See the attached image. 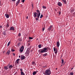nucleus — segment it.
<instances>
[{
    "label": "nucleus",
    "instance_id": "54",
    "mask_svg": "<svg viewBox=\"0 0 75 75\" xmlns=\"http://www.w3.org/2000/svg\"><path fill=\"white\" fill-rule=\"evenodd\" d=\"M6 31H7V29H6Z\"/></svg>",
    "mask_w": 75,
    "mask_h": 75
},
{
    "label": "nucleus",
    "instance_id": "17",
    "mask_svg": "<svg viewBox=\"0 0 75 75\" xmlns=\"http://www.w3.org/2000/svg\"><path fill=\"white\" fill-rule=\"evenodd\" d=\"M5 16L6 18H9V15H8V14H5Z\"/></svg>",
    "mask_w": 75,
    "mask_h": 75
},
{
    "label": "nucleus",
    "instance_id": "7",
    "mask_svg": "<svg viewBox=\"0 0 75 75\" xmlns=\"http://www.w3.org/2000/svg\"><path fill=\"white\" fill-rule=\"evenodd\" d=\"M54 53L55 54H57V52H58V50H57V48H54Z\"/></svg>",
    "mask_w": 75,
    "mask_h": 75
},
{
    "label": "nucleus",
    "instance_id": "53",
    "mask_svg": "<svg viewBox=\"0 0 75 75\" xmlns=\"http://www.w3.org/2000/svg\"><path fill=\"white\" fill-rule=\"evenodd\" d=\"M20 57H21V56H20V55L19 56V58H20Z\"/></svg>",
    "mask_w": 75,
    "mask_h": 75
},
{
    "label": "nucleus",
    "instance_id": "8",
    "mask_svg": "<svg viewBox=\"0 0 75 75\" xmlns=\"http://www.w3.org/2000/svg\"><path fill=\"white\" fill-rule=\"evenodd\" d=\"M25 56L23 55H21V59L22 60H24V59H25Z\"/></svg>",
    "mask_w": 75,
    "mask_h": 75
},
{
    "label": "nucleus",
    "instance_id": "10",
    "mask_svg": "<svg viewBox=\"0 0 75 75\" xmlns=\"http://www.w3.org/2000/svg\"><path fill=\"white\" fill-rule=\"evenodd\" d=\"M56 45L57 47H59V45H60L59 42V41L57 42Z\"/></svg>",
    "mask_w": 75,
    "mask_h": 75
},
{
    "label": "nucleus",
    "instance_id": "33",
    "mask_svg": "<svg viewBox=\"0 0 75 75\" xmlns=\"http://www.w3.org/2000/svg\"><path fill=\"white\" fill-rule=\"evenodd\" d=\"M32 64L33 65H35V62H32Z\"/></svg>",
    "mask_w": 75,
    "mask_h": 75
},
{
    "label": "nucleus",
    "instance_id": "50",
    "mask_svg": "<svg viewBox=\"0 0 75 75\" xmlns=\"http://www.w3.org/2000/svg\"><path fill=\"white\" fill-rule=\"evenodd\" d=\"M5 52V51L3 52V54H4V53Z\"/></svg>",
    "mask_w": 75,
    "mask_h": 75
},
{
    "label": "nucleus",
    "instance_id": "6",
    "mask_svg": "<svg viewBox=\"0 0 75 75\" xmlns=\"http://www.w3.org/2000/svg\"><path fill=\"white\" fill-rule=\"evenodd\" d=\"M31 49V48H28L25 52V54L28 55H29V53L30 52V50Z\"/></svg>",
    "mask_w": 75,
    "mask_h": 75
},
{
    "label": "nucleus",
    "instance_id": "12",
    "mask_svg": "<svg viewBox=\"0 0 75 75\" xmlns=\"http://www.w3.org/2000/svg\"><path fill=\"white\" fill-rule=\"evenodd\" d=\"M33 15H34V17L35 18L37 17V14L36 12H34V13H33Z\"/></svg>",
    "mask_w": 75,
    "mask_h": 75
},
{
    "label": "nucleus",
    "instance_id": "26",
    "mask_svg": "<svg viewBox=\"0 0 75 75\" xmlns=\"http://www.w3.org/2000/svg\"><path fill=\"white\" fill-rule=\"evenodd\" d=\"M3 34L4 35H6V31H5L3 33Z\"/></svg>",
    "mask_w": 75,
    "mask_h": 75
},
{
    "label": "nucleus",
    "instance_id": "14",
    "mask_svg": "<svg viewBox=\"0 0 75 75\" xmlns=\"http://www.w3.org/2000/svg\"><path fill=\"white\" fill-rule=\"evenodd\" d=\"M20 0H18L17 2L16 3V6H17L19 4V3H20Z\"/></svg>",
    "mask_w": 75,
    "mask_h": 75
},
{
    "label": "nucleus",
    "instance_id": "37",
    "mask_svg": "<svg viewBox=\"0 0 75 75\" xmlns=\"http://www.w3.org/2000/svg\"><path fill=\"white\" fill-rule=\"evenodd\" d=\"M42 17H43V15H42V14L40 16V18H41Z\"/></svg>",
    "mask_w": 75,
    "mask_h": 75
},
{
    "label": "nucleus",
    "instance_id": "22",
    "mask_svg": "<svg viewBox=\"0 0 75 75\" xmlns=\"http://www.w3.org/2000/svg\"><path fill=\"white\" fill-rule=\"evenodd\" d=\"M10 50H9L8 51L6 54H7L8 55H9V54H10Z\"/></svg>",
    "mask_w": 75,
    "mask_h": 75
},
{
    "label": "nucleus",
    "instance_id": "51",
    "mask_svg": "<svg viewBox=\"0 0 75 75\" xmlns=\"http://www.w3.org/2000/svg\"><path fill=\"white\" fill-rule=\"evenodd\" d=\"M74 69V68H72L71 69V70H72V69Z\"/></svg>",
    "mask_w": 75,
    "mask_h": 75
},
{
    "label": "nucleus",
    "instance_id": "16",
    "mask_svg": "<svg viewBox=\"0 0 75 75\" xmlns=\"http://www.w3.org/2000/svg\"><path fill=\"white\" fill-rule=\"evenodd\" d=\"M13 67V65H10L9 66H8V68H9V69H11Z\"/></svg>",
    "mask_w": 75,
    "mask_h": 75
},
{
    "label": "nucleus",
    "instance_id": "21",
    "mask_svg": "<svg viewBox=\"0 0 75 75\" xmlns=\"http://www.w3.org/2000/svg\"><path fill=\"white\" fill-rule=\"evenodd\" d=\"M64 2V4H66L67 3V1L66 0H62Z\"/></svg>",
    "mask_w": 75,
    "mask_h": 75
},
{
    "label": "nucleus",
    "instance_id": "25",
    "mask_svg": "<svg viewBox=\"0 0 75 75\" xmlns=\"http://www.w3.org/2000/svg\"><path fill=\"white\" fill-rule=\"evenodd\" d=\"M11 43V42L9 41L8 44V47L9 45H10V43Z\"/></svg>",
    "mask_w": 75,
    "mask_h": 75
},
{
    "label": "nucleus",
    "instance_id": "49",
    "mask_svg": "<svg viewBox=\"0 0 75 75\" xmlns=\"http://www.w3.org/2000/svg\"><path fill=\"white\" fill-rule=\"evenodd\" d=\"M26 18L27 19H28V16H26Z\"/></svg>",
    "mask_w": 75,
    "mask_h": 75
},
{
    "label": "nucleus",
    "instance_id": "31",
    "mask_svg": "<svg viewBox=\"0 0 75 75\" xmlns=\"http://www.w3.org/2000/svg\"><path fill=\"white\" fill-rule=\"evenodd\" d=\"M42 7L43 8H45V9H46V7H45V6H42Z\"/></svg>",
    "mask_w": 75,
    "mask_h": 75
},
{
    "label": "nucleus",
    "instance_id": "24",
    "mask_svg": "<svg viewBox=\"0 0 75 75\" xmlns=\"http://www.w3.org/2000/svg\"><path fill=\"white\" fill-rule=\"evenodd\" d=\"M21 75H25V74H24V72H23V71H22V72H21Z\"/></svg>",
    "mask_w": 75,
    "mask_h": 75
},
{
    "label": "nucleus",
    "instance_id": "3",
    "mask_svg": "<svg viewBox=\"0 0 75 75\" xmlns=\"http://www.w3.org/2000/svg\"><path fill=\"white\" fill-rule=\"evenodd\" d=\"M48 31H52L54 30V27L52 25H51L47 29Z\"/></svg>",
    "mask_w": 75,
    "mask_h": 75
},
{
    "label": "nucleus",
    "instance_id": "43",
    "mask_svg": "<svg viewBox=\"0 0 75 75\" xmlns=\"http://www.w3.org/2000/svg\"><path fill=\"white\" fill-rule=\"evenodd\" d=\"M12 54L13 55V56H15L16 54H15V53H13Z\"/></svg>",
    "mask_w": 75,
    "mask_h": 75
},
{
    "label": "nucleus",
    "instance_id": "28",
    "mask_svg": "<svg viewBox=\"0 0 75 75\" xmlns=\"http://www.w3.org/2000/svg\"><path fill=\"white\" fill-rule=\"evenodd\" d=\"M38 47L39 48H41V47H42V46H41V45H39L38 46Z\"/></svg>",
    "mask_w": 75,
    "mask_h": 75
},
{
    "label": "nucleus",
    "instance_id": "29",
    "mask_svg": "<svg viewBox=\"0 0 75 75\" xmlns=\"http://www.w3.org/2000/svg\"><path fill=\"white\" fill-rule=\"evenodd\" d=\"M64 62V61L63 60V59H62V64H63V63Z\"/></svg>",
    "mask_w": 75,
    "mask_h": 75
},
{
    "label": "nucleus",
    "instance_id": "40",
    "mask_svg": "<svg viewBox=\"0 0 75 75\" xmlns=\"http://www.w3.org/2000/svg\"><path fill=\"white\" fill-rule=\"evenodd\" d=\"M70 75H74V74L72 72H71L70 73Z\"/></svg>",
    "mask_w": 75,
    "mask_h": 75
},
{
    "label": "nucleus",
    "instance_id": "45",
    "mask_svg": "<svg viewBox=\"0 0 75 75\" xmlns=\"http://www.w3.org/2000/svg\"><path fill=\"white\" fill-rule=\"evenodd\" d=\"M20 71H21V72H23V70L22 69H20Z\"/></svg>",
    "mask_w": 75,
    "mask_h": 75
},
{
    "label": "nucleus",
    "instance_id": "15",
    "mask_svg": "<svg viewBox=\"0 0 75 75\" xmlns=\"http://www.w3.org/2000/svg\"><path fill=\"white\" fill-rule=\"evenodd\" d=\"M4 69H5V70H7L8 69V65L7 66H4Z\"/></svg>",
    "mask_w": 75,
    "mask_h": 75
},
{
    "label": "nucleus",
    "instance_id": "18",
    "mask_svg": "<svg viewBox=\"0 0 75 75\" xmlns=\"http://www.w3.org/2000/svg\"><path fill=\"white\" fill-rule=\"evenodd\" d=\"M20 61V59H19L16 60V62L17 64H18L20 62V61Z\"/></svg>",
    "mask_w": 75,
    "mask_h": 75
},
{
    "label": "nucleus",
    "instance_id": "9",
    "mask_svg": "<svg viewBox=\"0 0 75 75\" xmlns=\"http://www.w3.org/2000/svg\"><path fill=\"white\" fill-rule=\"evenodd\" d=\"M10 30H12L13 31H14L15 29H14V28L13 26H11L10 28Z\"/></svg>",
    "mask_w": 75,
    "mask_h": 75
},
{
    "label": "nucleus",
    "instance_id": "5",
    "mask_svg": "<svg viewBox=\"0 0 75 75\" xmlns=\"http://www.w3.org/2000/svg\"><path fill=\"white\" fill-rule=\"evenodd\" d=\"M24 46L23 45L19 49L20 52H23V51H24Z\"/></svg>",
    "mask_w": 75,
    "mask_h": 75
},
{
    "label": "nucleus",
    "instance_id": "1",
    "mask_svg": "<svg viewBox=\"0 0 75 75\" xmlns=\"http://www.w3.org/2000/svg\"><path fill=\"white\" fill-rule=\"evenodd\" d=\"M47 49L46 47H45L42 49L39 50L38 52H40V53H41H41L47 52Z\"/></svg>",
    "mask_w": 75,
    "mask_h": 75
},
{
    "label": "nucleus",
    "instance_id": "32",
    "mask_svg": "<svg viewBox=\"0 0 75 75\" xmlns=\"http://www.w3.org/2000/svg\"><path fill=\"white\" fill-rule=\"evenodd\" d=\"M39 18H36V21H38V20H39Z\"/></svg>",
    "mask_w": 75,
    "mask_h": 75
},
{
    "label": "nucleus",
    "instance_id": "41",
    "mask_svg": "<svg viewBox=\"0 0 75 75\" xmlns=\"http://www.w3.org/2000/svg\"><path fill=\"white\" fill-rule=\"evenodd\" d=\"M19 41H22V39L21 38H20L19 40Z\"/></svg>",
    "mask_w": 75,
    "mask_h": 75
},
{
    "label": "nucleus",
    "instance_id": "56",
    "mask_svg": "<svg viewBox=\"0 0 75 75\" xmlns=\"http://www.w3.org/2000/svg\"><path fill=\"white\" fill-rule=\"evenodd\" d=\"M62 65L61 66V67L62 66Z\"/></svg>",
    "mask_w": 75,
    "mask_h": 75
},
{
    "label": "nucleus",
    "instance_id": "30",
    "mask_svg": "<svg viewBox=\"0 0 75 75\" xmlns=\"http://www.w3.org/2000/svg\"><path fill=\"white\" fill-rule=\"evenodd\" d=\"M47 50H51V49L50 48H49V47H47Z\"/></svg>",
    "mask_w": 75,
    "mask_h": 75
},
{
    "label": "nucleus",
    "instance_id": "4",
    "mask_svg": "<svg viewBox=\"0 0 75 75\" xmlns=\"http://www.w3.org/2000/svg\"><path fill=\"white\" fill-rule=\"evenodd\" d=\"M36 13L37 14V17L38 18H40V15H41V13L40 12V11L38 10H36Z\"/></svg>",
    "mask_w": 75,
    "mask_h": 75
},
{
    "label": "nucleus",
    "instance_id": "42",
    "mask_svg": "<svg viewBox=\"0 0 75 75\" xmlns=\"http://www.w3.org/2000/svg\"><path fill=\"white\" fill-rule=\"evenodd\" d=\"M34 5L33 4H32V6L33 7V8H34Z\"/></svg>",
    "mask_w": 75,
    "mask_h": 75
},
{
    "label": "nucleus",
    "instance_id": "35",
    "mask_svg": "<svg viewBox=\"0 0 75 75\" xmlns=\"http://www.w3.org/2000/svg\"><path fill=\"white\" fill-rule=\"evenodd\" d=\"M45 30V28H43L42 29V31H44Z\"/></svg>",
    "mask_w": 75,
    "mask_h": 75
},
{
    "label": "nucleus",
    "instance_id": "47",
    "mask_svg": "<svg viewBox=\"0 0 75 75\" xmlns=\"http://www.w3.org/2000/svg\"><path fill=\"white\" fill-rule=\"evenodd\" d=\"M0 28H2V26L1 25H0Z\"/></svg>",
    "mask_w": 75,
    "mask_h": 75
},
{
    "label": "nucleus",
    "instance_id": "44",
    "mask_svg": "<svg viewBox=\"0 0 75 75\" xmlns=\"http://www.w3.org/2000/svg\"><path fill=\"white\" fill-rule=\"evenodd\" d=\"M61 11H59V14H61Z\"/></svg>",
    "mask_w": 75,
    "mask_h": 75
},
{
    "label": "nucleus",
    "instance_id": "52",
    "mask_svg": "<svg viewBox=\"0 0 75 75\" xmlns=\"http://www.w3.org/2000/svg\"><path fill=\"white\" fill-rule=\"evenodd\" d=\"M30 40H28V42H30Z\"/></svg>",
    "mask_w": 75,
    "mask_h": 75
},
{
    "label": "nucleus",
    "instance_id": "58",
    "mask_svg": "<svg viewBox=\"0 0 75 75\" xmlns=\"http://www.w3.org/2000/svg\"><path fill=\"white\" fill-rule=\"evenodd\" d=\"M32 51H31V52H32Z\"/></svg>",
    "mask_w": 75,
    "mask_h": 75
},
{
    "label": "nucleus",
    "instance_id": "34",
    "mask_svg": "<svg viewBox=\"0 0 75 75\" xmlns=\"http://www.w3.org/2000/svg\"><path fill=\"white\" fill-rule=\"evenodd\" d=\"M43 68H46V67H47V65H46L45 66H44L42 67Z\"/></svg>",
    "mask_w": 75,
    "mask_h": 75
},
{
    "label": "nucleus",
    "instance_id": "39",
    "mask_svg": "<svg viewBox=\"0 0 75 75\" xmlns=\"http://www.w3.org/2000/svg\"><path fill=\"white\" fill-rule=\"evenodd\" d=\"M14 51H15V50H13V49H12L11 52H14Z\"/></svg>",
    "mask_w": 75,
    "mask_h": 75
},
{
    "label": "nucleus",
    "instance_id": "27",
    "mask_svg": "<svg viewBox=\"0 0 75 75\" xmlns=\"http://www.w3.org/2000/svg\"><path fill=\"white\" fill-rule=\"evenodd\" d=\"M33 37H29V40H33Z\"/></svg>",
    "mask_w": 75,
    "mask_h": 75
},
{
    "label": "nucleus",
    "instance_id": "48",
    "mask_svg": "<svg viewBox=\"0 0 75 75\" xmlns=\"http://www.w3.org/2000/svg\"><path fill=\"white\" fill-rule=\"evenodd\" d=\"M12 1H16V0H11Z\"/></svg>",
    "mask_w": 75,
    "mask_h": 75
},
{
    "label": "nucleus",
    "instance_id": "19",
    "mask_svg": "<svg viewBox=\"0 0 75 75\" xmlns=\"http://www.w3.org/2000/svg\"><path fill=\"white\" fill-rule=\"evenodd\" d=\"M47 55H48V54L47 53H45L43 54V57H46V56H47Z\"/></svg>",
    "mask_w": 75,
    "mask_h": 75
},
{
    "label": "nucleus",
    "instance_id": "57",
    "mask_svg": "<svg viewBox=\"0 0 75 75\" xmlns=\"http://www.w3.org/2000/svg\"><path fill=\"white\" fill-rule=\"evenodd\" d=\"M57 69V68H56V69Z\"/></svg>",
    "mask_w": 75,
    "mask_h": 75
},
{
    "label": "nucleus",
    "instance_id": "55",
    "mask_svg": "<svg viewBox=\"0 0 75 75\" xmlns=\"http://www.w3.org/2000/svg\"><path fill=\"white\" fill-rule=\"evenodd\" d=\"M64 63H64V64H63V65H64V64H65Z\"/></svg>",
    "mask_w": 75,
    "mask_h": 75
},
{
    "label": "nucleus",
    "instance_id": "36",
    "mask_svg": "<svg viewBox=\"0 0 75 75\" xmlns=\"http://www.w3.org/2000/svg\"><path fill=\"white\" fill-rule=\"evenodd\" d=\"M21 35V33H19L18 36L19 37H20Z\"/></svg>",
    "mask_w": 75,
    "mask_h": 75
},
{
    "label": "nucleus",
    "instance_id": "61",
    "mask_svg": "<svg viewBox=\"0 0 75 75\" xmlns=\"http://www.w3.org/2000/svg\"><path fill=\"white\" fill-rule=\"evenodd\" d=\"M4 26H5V25H4Z\"/></svg>",
    "mask_w": 75,
    "mask_h": 75
},
{
    "label": "nucleus",
    "instance_id": "60",
    "mask_svg": "<svg viewBox=\"0 0 75 75\" xmlns=\"http://www.w3.org/2000/svg\"><path fill=\"white\" fill-rule=\"evenodd\" d=\"M61 57H62V56H61Z\"/></svg>",
    "mask_w": 75,
    "mask_h": 75
},
{
    "label": "nucleus",
    "instance_id": "23",
    "mask_svg": "<svg viewBox=\"0 0 75 75\" xmlns=\"http://www.w3.org/2000/svg\"><path fill=\"white\" fill-rule=\"evenodd\" d=\"M21 44V43H20V42H19V43H18V44L17 45L18 47H20V46Z\"/></svg>",
    "mask_w": 75,
    "mask_h": 75
},
{
    "label": "nucleus",
    "instance_id": "20",
    "mask_svg": "<svg viewBox=\"0 0 75 75\" xmlns=\"http://www.w3.org/2000/svg\"><path fill=\"white\" fill-rule=\"evenodd\" d=\"M37 71H34L33 73V75H35V74H37Z\"/></svg>",
    "mask_w": 75,
    "mask_h": 75
},
{
    "label": "nucleus",
    "instance_id": "11",
    "mask_svg": "<svg viewBox=\"0 0 75 75\" xmlns=\"http://www.w3.org/2000/svg\"><path fill=\"white\" fill-rule=\"evenodd\" d=\"M9 26H10V24L8 22H7L6 23V27L7 28H8Z\"/></svg>",
    "mask_w": 75,
    "mask_h": 75
},
{
    "label": "nucleus",
    "instance_id": "59",
    "mask_svg": "<svg viewBox=\"0 0 75 75\" xmlns=\"http://www.w3.org/2000/svg\"><path fill=\"white\" fill-rule=\"evenodd\" d=\"M38 40V39H37V40Z\"/></svg>",
    "mask_w": 75,
    "mask_h": 75
},
{
    "label": "nucleus",
    "instance_id": "38",
    "mask_svg": "<svg viewBox=\"0 0 75 75\" xmlns=\"http://www.w3.org/2000/svg\"><path fill=\"white\" fill-rule=\"evenodd\" d=\"M21 1L23 3H24V1H25V0H21Z\"/></svg>",
    "mask_w": 75,
    "mask_h": 75
},
{
    "label": "nucleus",
    "instance_id": "13",
    "mask_svg": "<svg viewBox=\"0 0 75 75\" xmlns=\"http://www.w3.org/2000/svg\"><path fill=\"white\" fill-rule=\"evenodd\" d=\"M57 4L58 6H59L60 7H61V6H62V4L60 2H58Z\"/></svg>",
    "mask_w": 75,
    "mask_h": 75
},
{
    "label": "nucleus",
    "instance_id": "46",
    "mask_svg": "<svg viewBox=\"0 0 75 75\" xmlns=\"http://www.w3.org/2000/svg\"><path fill=\"white\" fill-rule=\"evenodd\" d=\"M1 1H0V6H1Z\"/></svg>",
    "mask_w": 75,
    "mask_h": 75
},
{
    "label": "nucleus",
    "instance_id": "2",
    "mask_svg": "<svg viewBox=\"0 0 75 75\" xmlns=\"http://www.w3.org/2000/svg\"><path fill=\"white\" fill-rule=\"evenodd\" d=\"M51 73V71L50 69H47L45 70L44 74L45 75H50Z\"/></svg>",
    "mask_w": 75,
    "mask_h": 75
}]
</instances>
